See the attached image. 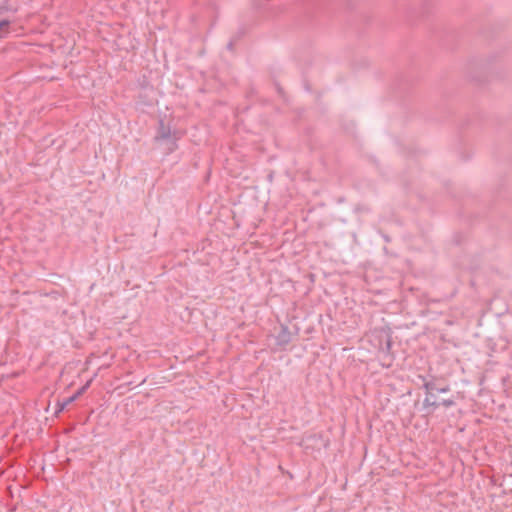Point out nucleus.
<instances>
[{
  "label": "nucleus",
  "mask_w": 512,
  "mask_h": 512,
  "mask_svg": "<svg viewBox=\"0 0 512 512\" xmlns=\"http://www.w3.org/2000/svg\"><path fill=\"white\" fill-rule=\"evenodd\" d=\"M423 380H424L423 388L426 390L427 393H432L433 391H436L437 387L435 386L434 381L426 380V379H423Z\"/></svg>",
  "instance_id": "4"
},
{
  "label": "nucleus",
  "mask_w": 512,
  "mask_h": 512,
  "mask_svg": "<svg viewBox=\"0 0 512 512\" xmlns=\"http://www.w3.org/2000/svg\"><path fill=\"white\" fill-rule=\"evenodd\" d=\"M156 140L161 144H165L166 148L170 151L174 150L176 146V138L171 135V131L169 127L164 125V122L160 121V127L158 131V135L156 136Z\"/></svg>",
  "instance_id": "1"
},
{
  "label": "nucleus",
  "mask_w": 512,
  "mask_h": 512,
  "mask_svg": "<svg viewBox=\"0 0 512 512\" xmlns=\"http://www.w3.org/2000/svg\"><path fill=\"white\" fill-rule=\"evenodd\" d=\"M438 403H439V405H443L445 407H451L455 404V401L453 399H444Z\"/></svg>",
  "instance_id": "5"
},
{
  "label": "nucleus",
  "mask_w": 512,
  "mask_h": 512,
  "mask_svg": "<svg viewBox=\"0 0 512 512\" xmlns=\"http://www.w3.org/2000/svg\"><path fill=\"white\" fill-rule=\"evenodd\" d=\"M423 406L425 408L432 407L433 410H435L439 406V403L436 401L433 393H427L426 397L423 400Z\"/></svg>",
  "instance_id": "3"
},
{
  "label": "nucleus",
  "mask_w": 512,
  "mask_h": 512,
  "mask_svg": "<svg viewBox=\"0 0 512 512\" xmlns=\"http://www.w3.org/2000/svg\"><path fill=\"white\" fill-rule=\"evenodd\" d=\"M436 391L439 392V393H447L450 391V387L448 385L444 386V387H441V388H436Z\"/></svg>",
  "instance_id": "6"
},
{
  "label": "nucleus",
  "mask_w": 512,
  "mask_h": 512,
  "mask_svg": "<svg viewBox=\"0 0 512 512\" xmlns=\"http://www.w3.org/2000/svg\"><path fill=\"white\" fill-rule=\"evenodd\" d=\"M83 390H84V388L79 390L76 394L66 398L62 402H58L57 409H56L55 413L58 414V413L62 412L67 405H69L70 403H72L73 401H75L77 399V397L82 393Z\"/></svg>",
  "instance_id": "2"
},
{
  "label": "nucleus",
  "mask_w": 512,
  "mask_h": 512,
  "mask_svg": "<svg viewBox=\"0 0 512 512\" xmlns=\"http://www.w3.org/2000/svg\"><path fill=\"white\" fill-rule=\"evenodd\" d=\"M281 342H285V343H287V342H288V332H287V328H284V329H283V340H281Z\"/></svg>",
  "instance_id": "7"
},
{
  "label": "nucleus",
  "mask_w": 512,
  "mask_h": 512,
  "mask_svg": "<svg viewBox=\"0 0 512 512\" xmlns=\"http://www.w3.org/2000/svg\"><path fill=\"white\" fill-rule=\"evenodd\" d=\"M9 20H1L0 21V29H4L6 26L9 25Z\"/></svg>",
  "instance_id": "8"
}]
</instances>
